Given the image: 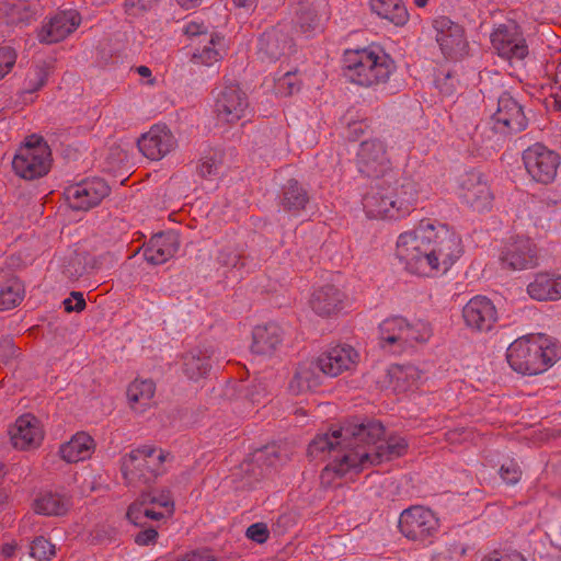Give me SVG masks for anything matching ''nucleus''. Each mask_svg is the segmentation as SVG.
<instances>
[{"label": "nucleus", "instance_id": "1", "mask_svg": "<svg viewBox=\"0 0 561 561\" xmlns=\"http://www.w3.org/2000/svg\"><path fill=\"white\" fill-rule=\"evenodd\" d=\"M408 442L399 435L386 436L378 421L347 423L340 428L314 437L309 444L308 455L319 457L325 450L334 453L332 460L321 473V483L331 485L335 479L358 472L371 466L401 457L407 453Z\"/></svg>", "mask_w": 561, "mask_h": 561}, {"label": "nucleus", "instance_id": "2", "mask_svg": "<svg viewBox=\"0 0 561 561\" xmlns=\"http://www.w3.org/2000/svg\"><path fill=\"white\" fill-rule=\"evenodd\" d=\"M463 254L460 236L447 225L425 220L399 234L396 256L415 276L436 278L447 274Z\"/></svg>", "mask_w": 561, "mask_h": 561}, {"label": "nucleus", "instance_id": "3", "mask_svg": "<svg viewBox=\"0 0 561 561\" xmlns=\"http://www.w3.org/2000/svg\"><path fill=\"white\" fill-rule=\"evenodd\" d=\"M560 358V348L543 335H524L513 341L506 350L510 367L524 376L547 371Z\"/></svg>", "mask_w": 561, "mask_h": 561}, {"label": "nucleus", "instance_id": "4", "mask_svg": "<svg viewBox=\"0 0 561 561\" xmlns=\"http://www.w3.org/2000/svg\"><path fill=\"white\" fill-rule=\"evenodd\" d=\"M345 62L350 79L365 87L386 82L394 69L391 58L376 46L347 51Z\"/></svg>", "mask_w": 561, "mask_h": 561}, {"label": "nucleus", "instance_id": "5", "mask_svg": "<svg viewBox=\"0 0 561 561\" xmlns=\"http://www.w3.org/2000/svg\"><path fill=\"white\" fill-rule=\"evenodd\" d=\"M432 336L431 325L422 320L409 322L402 317L386 319L379 327V339L382 347L403 351L414 343H424Z\"/></svg>", "mask_w": 561, "mask_h": 561}, {"label": "nucleus", "instance_id": "6", "mask_svg": "<svg viewBox=\"0 0 561 561\" xmlns=\"http://www.w3.org/2000/svg\"><path fill=\"white\" fill-rule=\"evenodd\" d=\"M164 450L150 445L140 446L122 459V472L128 483L149 482L163 472Z\"/></svg>", "mask_w": 561, "mask_h": 561}, {"label": "nucleus", "instance_id": "7", "mask_svg": "<svg viewBox=\"0 0 561 561\" xmlns=\"http://www.w3.org/2000/svg\"><path fill=\"white\" fill-rule=\"evenodd\" d=\"M12 168L16 175L33 180L45 175L50 168V149L43 138L32 135L18 149Z\"/></svg>", "mask_w": 561, "mask_h": 561}, {"label": "nucleus", "instance_id": "8", "mask_svg": "<svg viewBox=\"0 0 561 561\" xmlns=\"http://www.w3.org/2000/svg\"><path fill=\"white\" fill-rule=\"evenodd\" d=\"M399 527L408 539L425 541L437 533L439 522L430 508L412 506L401 513Z\"/></svg>", "mask_w": 561, "mask_h": 561}, {"label": "nucleus", "instance_id": "9", "mask_svg": "<svg viewBox=\"0 0 561 561\" xmlns=\"http://www.w3.org/2000/svg\"><path fill=\"white\" fill-rule=\"evenodd\" d=\"M523 161L529 176L542 184L551 183L556 179L560 165L558 153L540 144L526 149Z\"/></svg>", "mask_w": 561, "mask_h": 561}, {"label": "nucleus", "instance_id": "10", "mask_svg": "<svg viewBox=\"0 0 561 561\" xmlns=\"http://www.w3.org/2000/svg\"><path fill=\"white\" fill-rule=\"evenodd\" d=\"M215 112L218 122L232 124L244 118L249 112V100L237 84L224 87L216 96Z\"/></svg>", "mask_w": 561, "mask_h": 561}, {"label": "nucleus", "instance_id": "11", "mask_svg": "<svg viewBox=\"0 0 561 561\" xmlns=\"http://www.w3.org/2000/svg\"><path fill=\"white\" fill-rule=\"evenodd\" d=\"M497 259L503 267L513 271L531 268L536 265L535 245L529 238H512L502 244Z\"/></svg>", "mask_w": 561, "mask_h": 561}, {"label": "nucleus", "instance_id": "12", "mask_svg": "<svg viewBox=\"0 0 561 561\" xmlns=\"http://www.w3.org/2000/svg\"><path fill=\"white\" fill-rule=\"evenodd\" d=\"M462 318L468 329L477 332H489L497 322L499 313L491 299L478 295L463 306Z\"/></svg>", "mask_w": 561, "mask_h": 561}, {"label": "nucleus", "instance_id": "13", "mask_svg": "<svg viewBox=\"0 0 561 561\" xmlns=\"http://www.w3.org/2000/svg\"><path fill=\"white\" fill-rule=\"evenodd\" d=\"M107 184L101 179H90L66 188L69 206L77 210H88L96 206L107 194Z\"/></svg>", "mask_w": 561, "mask_h": 561}, {"label": "nucleus", "instance_id": "14", "mask_svg": "<svg viewBox=\"0 0 561 561\" xmlns=\"http://www.w3.org/2000/svg\"><path fill=\"white\" fill-rule=\"evenodd\" d=\"M491 43L497 55L510 62L522 61L528 54L525 39L516 27L499 25L491 34Z\"/></svg>", "mask_w": 561, "mask_h": 561}, {"label": "nucleus", "instance_id": "15", "mask_svg": "<svg viewBox=\"0 0 561 561\" xmlns=\"http://www.w3.org/2000/svg\"><path fill=\"white\" fill-rule=\"evenodd\" d=\"M359 354L348 345H336L323 352L318 357L319 370L329 377H336L356 367Z\"/></svg>", "mask_w": 561, "mask_h": 561}, {"label": "nucleus", "instance_id": "16", "mask_svg": "<svg viewBox=\"0 0 561 561\" xmlns=\"http://www.w3.org/2000/svg\"><path fill=\"white\" fill-rule=\"evenodd\" d=\"M137 144L145 157L158 161L175 149L176 139L168 127L154 125L138 139Z\"/></svg>", "mask_w": 561, "mask_h": 561}, {"label": "nucleus", "instance_id": "17", "mask_svg": "<svg viewBox=\"0 0 561 561\" xmlns=\"http://www.w3.org/2000/svg\"><path fill=\"white\" fill-rule=\"evenodd\" d=\"M80 22V15L75 10L56 13L42 24L37 32L38 41L45 44H54L64 41L77 30Z\"/></svg>", "mask_w": 561, "mask_h": 561}, {"label": "nucleus", "instance_id": "18", "mask_svg": "<svg viewBox=\"0 0 561 561\" xmlns=\"http://www.w3.org/2000/svg\"><path fill=\"white\" fill-rule=\"evenodd\" d=\"M351 305V297L340 286L328 284L312 294L310 306L319 316H332Z\"/></svg>", "mask_w": 561, "mask_h": 561}, {"label": "nucleus", "instance_id": "19", "mask_svg": "<svg viewBox=\"0 0 561 561\" xmlns=\"http://www.w3.org/2000/svg\"><path fill=\"white\" fill-rule=\"evenodd\" d=\"M459 195L473 209L483 211L491 206L492 195L482 175L467 172L459 179Z\"/></svg>", "mask_w": 561, "mask_h": 561}, {"label": "nucleus", "instance_id": "20", "mask_svg": "<svg viewBox=\"0 0 561 561\" xmlns=\"http://www.w3.org/2000/svg\"><path fill=\"white\" fill-rule=\"evenodd\" d=\"M358 170L367 176H380L389 168L385 146L377 139L365 140L357 151Z\"/></svg>", "mask_w": 561, "mask_h": 561}, {"label": "nucleus", "instance_id": "21", "mask_svg": "<svg viewBox=\"0 0 561 561\" xmlns=\"http://www.w3.org/2000/svg\"><path fill=\"white\" fill-rule=\"evenodd\" d=\"M436 41L446 57L456 58L466 53L467 41L463 28L447 18L435 20Z\"/></svg>", "mask_w": 561, "mask_h": 561}, {"label": "nucleus", "instance_id": "22", "mask_svg": "<svg viewBox=\"0 0 561 561\" xmlns=\"http://www.w3.org/2000/svg\"><path fill=\"white\" fill-rule=\"evenodd\" d=\"M9 434L13 446L19 449L38 447L44 439L43 426L32 414H24L16 419Z\"/></svg>", "mask_w": 561, "mask_h": 561}, {"label": "nucleus", "instance_id": "23", "mask_svg": "<svg viewBox=\"0 0 561 561\" xmlns=\"http://www.w3.org/2000/svg\"><path fill=\"white\" fill-rule=\"evenodd\" d=\"M497 125H503L510 131H522L527 127V118L520 104L508 93L499 98L497 110L493 115Z\"/></svg>", "mask_w": 561, "mask_h": 561}, {"label": "nucleus", "instance_id": "24", "mask_svg": "<svg viewBox=\"0 0 561 561\" xmlns=\"http://www.w3.org/2000/svg\"><path fill=\"white\" fill-rule=\"evenodd\" d=\"M363 206L367 216L370 218L393 219L403 216L393 196V192H371L364 197Z\"/></svg>", "mask_w": 561, "mask_h": 561}, {"label": "nucleus", "instance_id": "25", "mask_svg": "<svg viewBox=\"0 0 561 561\" xmlns=\"http://www.w3.org/2000/svg\"><path fill=\"white\" fill-rule=\"evenodd\" d=\"M180 247L179 236L165 232L153 236L145 249V259L154 265L163 264L174 256Z\"/></svg>", "mask_w": 561, "mask_h": 561}, {"label": "nucleus", "instance_id": "26", "mask_svg": "<svg viewBox=\"0 0 561 561\" xmlns=\"http://www.w3.org/2000/svg\"><path fill=\"white\" fill-rule=\"evenodd\" d=\"M94 450V439L84 432H78L60 445L59 456L68 463H76L89 459Z\"/></svg>", "mask_w": 561, "mask_h": 561}, {"label": "nucleus", "instance_id": "27", "mask_svg": "<svg viewBox=\"0 0 561 561\" xmlns=\"http://www.w3.org/2000/svg\"><path fill=\"white\" fill-rule=\"evenodd\" d=\"M527 293L538 301L559 300L561 298V275L538 273L528 284Z\"/></svg>", "mask_w": 561, "mask_h": 561}, {"label": "nucleus", "instance_id": "28", "mask_svg": "<svg viewBox=\"0 0 561 561\" xmlns=\"http://www.w3.org/2000/svg\"><path fill=\"white\" fill-rule=\"evenodd\" d=\"M283 341L282 329L274 323L259 325L253 331L252 352L257 355H272Z\"/></svg>", "mask_w": 561, "mask_h": 561}, {"label": "nucleus", "instance_id": "29", "mask_svg": "<svg viewBox=\"0 0 561 561\" xmlns=\"http://www.w3.org/2000/svg\"><path fill=\"white\" fill-rule=\"evenodd\" d=\"M227 42L218 34H209L203 37L201 45L193 53V60L196 64L211 66L219 61L226 54Z\"/></svg>", "mask_w": 561, "mask_h": 561}, {"label": "nucleus", "instance_id": "30", "mask_svg": "<svg viewBox=\"0 0 561 561\" xmlns=\"http://www.w3.org/2000/svg\"><path fill=\"white\" fill-rule=\"evenodd\" d=\"M156 385L149 379H136L127 388V401L131 410L142 413L153 405Z\"/></svg>", "mask_w": 561, "mask_h": 561}, {"label": "nucleus", "instance_id": "31", "mask_svg": "<svg viewBox=\"0 0 561 561\" xmlns=\"http://www.w3.org/2000/svg\"><path fill=\"white\" fill-rule=\"evenodd\" d=\"M322 373L319 370L318 360L301 363L289 382V390L294 394L308 392L321 383Z\"/></svg>", "mask_w": 561, "mask_h": 561}, {"label": "nucleus", "instance_id": "32", "mask_svg": "<svg viewBox=\"0 0 561 561\" xmlns=\"http://www.w3.org/2000/svg\"><path fill=\"white\" fill-rule=\"evenodd\" d=\"M293 41L279 30L264 33L260 39V53L274 60L291 51Z\"/></svg>", "mask_w": 561, "mask_h": 561}, {"label": "nucleus", "instance_id": "33", "mask_svg": "<svg viewBox=\"0 0 561 561\" xmlns=\"http://www.w3.org/2000/svg\"><path fill=\"white\" fill-rule=\"evenodd\" d=\"M70 501L68 497L54 492L39 493L33 503L36 514L45 516H60L68 512Z\"/></svg>", "mask_w": 561, "mask_h": 561}, {"label": "nucleus", "instance_id": "34", "mask_svg": "<svg viewBox=\"0 0 561 561\" xmlns=\"http://www.w3.org/2000/svg\"><path fill=\"white\" fill-rule=\"evenodd\" d=\"M369 4L374 13L396 25L408 21V11L401 0H370Z\"/></svg>", "mask_w": 561, "mask_h": 561}, {"label": "nucleus", "instance_id": "35", "mask_svg": "<svg viewBox=\"0 0 561 561\" xmlns=\"http://www.w3.org/2000/svg\"><path fill=\"white\" fill-rule=\"evenodd\" d=\"M181 369L188 379L197 380L208 373L209 365L199 350H192L182 355Z\"/></svg>", "mask_w": 561, "mask_h": 561}, {"label": "nucleus", "instance_id": "36", "mask_svg": "<svg viewBox=\"0 0 561 561\" xmlns=\"http://www.w3.org/2000/svg\"><path fill=\"white\" fill-rule=\"evenodd\" d=\"M49 72L50 67L47 62L33 64L25 72L21 87L22 94H32L42 89L46 83Z\"/></svg>", "mask_w": 561, "mask_h": 561}, {"label": "nucleus", "instance_id": "37", "mask_svg": "<svg viewBox=\"0 0 561 561\" xmlns=\"http://www.w3.org/2000/svg\"><path fill=\"white\" fill-rule=\"evenodd\" d=\"M388 375L390 377L393 389L397 391H405L412 387L420 378V373L414 366L394 365L389 368Z\"/></svg>", "mask_w": 561, "mask_h": 561}, {"label": "nucleus", "instance_id": "38", "mask_svg": "<svg viewBox=\"0 0 561 561\" xmlns=\"http://www.w3.org/2000/svg\"><path fill=\"white\" fill-rule=\"evenodd\" d=\"M24 297V287L18 279H10L0 285V311L18 306Z\"/></svg>", "mask_w": 561, "mask_h": 561}, {"label": "nucleus", "instance_id": "39", "mask_svg": "<svg viewBox=\"0 0 561 561\" xmlns=\"http://www.w3.org/2000/svg\"><path fill=\"white\" fill-rule=\"evenodd\" d=\"M146 504L158 512L164 513V517L172 515L174 502L169 491L154 490L141 495Z\"/></svg>", "mask_w": 561, "mask_h": 561}, {"label": "nucleus", "instance_id": "40", "mask_svg": "<svg viewBox=\"0 0 561 561\" xmlns=\"http://www.w3.org/2000/svg\"><path fill=\"white\" fill-rule=\"evenodd\" d=\"M393 196L397 199L399 209L403 216L408 215L412 206L417 202L419 198V186L414 182H405L400 188L393 192Z\"/></svg>", "mask_w": 561, "mask_h": 561}, {"label": "nucleus", "instance_id": "41", "mask_svg": "<svg viewBox=\"0 0 561 561\" xmlns=\"http://www.w3.org/2000/svg\"><path fill=\"white\" fill-rule=\"evenodd\" d=\"M127 518L135 525H141L145 518L161 519L164 518V513L158 512L149 507L144 499L140 496L133 503L127 511Z\"/></svg>", "mask_w": 561, "mask_h": 561}, {"label": "nucleus", "instance_id": "42", "mask_svg": "<svg viewBox=\"0 0 561 561\" xmlns=\"http://www.w3.org/2000/svg\"><path fill=\"white\" fill-rule=\"evenodd\" d=\"M100 267L94 257L88 255L85 251L76 252L70 259L67 273L71 277H79L93 268Z\"/></svg>", "mask_w": 561, "mask_h": 561}, {"label": "nucleus", "instance_id": "43", "mask_svg": "<svg viewBox=\"0 0 561 561\" xmlns=\"http://www.w3.org/2000/svg\"><path fill=\"white\" fill-rule=\"evenodd\" d=\"M30 556L38 561H50L56 556V546L43 536L36 537L31 542Z\"/></svg>", "mask_w": 561, "mask_h": 561}, {"label": "nucleus", "instance_id": "44", "mask_svg": "<svg viewBox=\"0 0 561 561\" xmlns=\"http://www.w3.org/2000/svg\"><path fill=\"white\" fill-rule=\"evenodd\" d=\"M307 203L306 192L297 185V183L290 184L286 192L284 204L288 209H301Z\"/></svg>", "mask_w": 561, "mask_h": 561}, {"label": "nucleus", "instance_id": "45", "mask_svg": "<svg viewBox=\"0 0 561 561\" xmlns=\"http://www.w3.org/2000/svg\"><path fill=\"white\" fill-rule=\"evenodd\" d=\"M297 23L301 30V33L306 36H309L313 32L321 28V20L311 9L302 11L298 16Z\"/></svg>", "mask_w": 561, "mask_h": 561}, {"label": "nucleus", "instance_id": "46", "mask_svg": "<svg viewBox=\"0 0 561 561\" xmlns=\"http://www.w3.org/2000/svg\"><path fill=\"white\" fill-rule=\"evenodd\" d=\"M276 93L283 96L290 95L299 90V80L295 72H286L275 80Z\"/></svg>", "mask_w": 561, "mask_h": 561}, {"label": "nucleus", "instance_id": "47", "mask_svg": "<svg viewBox=\"0 0 561 561\" xmlns=\"http://www.w3.org/2000/svg\"><path fill=\"white\" fill-rule=\"evenodd\" d=\"M18 59V53L9 46L0 47V80L9 75Z\"/></svg>", "mask_w": 561, "mask_h": 561}, {"label": "nucleus", "instance_id": "48", "mask_svg": "<svg viewBox=\"0 0 561 561\" xmlns=\"http://www.w3.org/2000/svg\"><path fill=\"white\" fill-rule=\"evenodd\" d=\"M220 161L215 157H205L198 165V173L203 178H211L219 173Z\"/></svg>", "mask_w": 561, "mask_h": 561}, {"label": "nucleus", "instance_id": "49", "mask_svg": "<svg viewBox=\"0 0 561 561\" xmlns=\"http://www.w3.org/2000/svg\"><path fill=\"white\" fill-rule=\"evenodd\" d=\"M501 478L504 482L507 484H515L520 479V470L518 466L515 462H508L505 465H502L500 469Z\"/></svg>", "mask_w": 561, "mask_h": 561}, {"label": "nucleus", "instance_id": "50", "mask_svg": "<svg viewBox=\"0 0 561 561\" xmlns=\"http://www.w3.org/2000/svg\"><path fill=\"white\" fill-rule=\"evenodd\" d=\"M247 537L257 543H263L268 539L267 526L263 523L252 524L247 529Z\"/></svg>", "mask_w": 561, "mask_h": 561}, {"label": "nucleus", "instance_id": "51", "mask_svg": "<svg viewBox=\"0 0 561 561\" xmlns=\"http://www.w3.org/2000/svg\"><path fill=\"white\" fill-rule=\"evenodd\" d=\"M64 306L66 311L72 312L77 311L80 312L85 307V300L83 298V295L78 291L71 293V296L64 300Z\"/></svg>", "mask_w": 561, "mask_h": 561}, {"label": "nucleus", "instance_id": "52", "mask_svg": "<svg viewBox=\"0 0 561 561\" xmlns=\"http://www.w3.org/2000/svg\"><path fill=\"white\" fill-rule=\"evenodd\" d=\"M483 561H527L519 552L511 551V552H501L493 551L488 554Z\"/></svg>", "mask_w": 561, "mask_h": 561}, {"label": "nucleus", "instance_id": "53", "mask_svg": "<svg viewBox=\"0 0 561 561\" xmlns=\"http://www.w3.org/2000/svg\"><path fill=\"white\" fill-rule=\"evenodd\" d=\"M205 31H206V26L203 23H199L196 21L187 22L183 30V32L190 37L199 36V35H203L204 37L208 36L205 33Z\"/></svg>", "mask_w": 561, "mask_h": 561}, {"label": "nucleus", "instance_id": "54", "mask_svg": "<svg viewBox=\"0 0 561 561\" xmlns=\"http://www.w3.org/2000/svg\"><path fill=\"white\" fill-rule=\"evenodd\" d=\"M157 537H158L157 530H154L153 528H149V529H146V530L139 533L136 536L135 541L139 546H148L150 543H153L156 541Z\"/></svg>", "mask_w": 561, "mask_h": 561}, {"label": "nucleus", "instance_id": "55", "mask_svg": "<svg viewBox=\"0 0 561 561\" xmlns=\"http://www.w3.org/2000/svg\"><path fill=\"white\" fill-rule=\"evenodd\" d=\"M157 0H126L128 9L146 10L152 7Z\"/></svg>", "mask_w": 561, "mask_h": 561}, {"label": "nucleus", "instance_id": "56", "mask_svg": "<svg viewBox=\"0 0 561 561\" xmlns=\"http://www.w3.org/2000/svg\"><path fill=\"white\" fill-rule=\"evenodd\" d=\"M136 72L142 78L147 79L146 83L149 85L156 84V79L152 77L151 70L147 66H139L136 68Z\"/></svg>", "mask_w": 561, "mask_h": 561}, {"label": "nucleus", "instance_id": "57", "mask_svg": "<svg viewBox=\"0 0 561 561\" xmlns=\"http://www.w3.org/2000/svg\"><path fill=\"white\" fill-rule=\"evenodd\" d=\"M0 347L3 348V352H4L3 356L9 357V356L14 355V353H15L14 345L10 339L3 340Z\"/></svg>", "mask_w": 561, "mask_h": 561}, {"label": "nucleus", "instance_id": "58", "mask_svg": "<svg viewBox=\"0 0 561 561\" xmlns=\"http://www.w3.org/2000/svg\"><path fill=\"white\" fill-rule=\"evenodd\" d=\"M15 548H16V543L15 542H9V543H5L3 545L2 547V553L5 556V557H11L13 556L14 551H15Z\"/></svg>", "mask_w": 561, "mask_h": 561}, {"label": "nucleus", "instance_id": "59", "mask_svg": "<svg viewBox=\"0 0 561 561\" xmlns=\"http://www.w3.org/2000/svg\"><path fill=\"white\" fill-rule=\"evenodd\" d=\"M181 561H204L198 552L187 553Z\"/></svg>", "mask_w": 561, "mask_h": 561}, {"label": "nucleus", "instance_id": "60", "mask_svg": "<svg viewBox=\"0 0 561 561\" xmlns=\"http://www.w3.org/2000/svg\"><path fill=\"white\" fill-rule=\"evenodd\" d=\"M179 4L183 8L190 9L195 7L199 0H178Z\"/></svg>", "mask_w": 561, "mask_h": 561}, {"label": "nucleus", "instance_id": "61", "mask_svg": "<svg viewBox=\"0 0 561 561\" xmlns=\"http://www.w3.org/2000/svg\"><path fill=\"white\" fill-rule=\"evenodd\" d=\"M233 2L241 8H251L254 4V0H233Z\"/></svg>", "mask_w": 561, "mask_h": 561}, {"label": "nucleus", "instance_id": "62", "mask_svg": "<svg viewBox=\"0 0 561 561\" xmlns=\"http://www.w3.org/2000/svg\"><path fill=\"white\" fill-rule=\"evenodd\" d=\"M556 84H558V89L560 90V94L557 92V95L561 96V64L557 68Z\"/></svg>", "mask_w": 561, "mask_h": 561}, {"label": "nucleus", "instance_id": "63", "mask_svg": "<svg viewBox=\"0 0 561 561\" xmlns=\"http://www.w3.org/2000/svg\"><path fill=\"white\" fill-rule=\"evenodd\" d=\"M220 261L225 264V265H234L238 261V256L236 254H233L232 256H230L229 259H224V257H220Z\"/></svg>", "mask_w": 561, "mask_h": 561}, {"label": "nucleus", "instance_id": "64", "mask_svg": "<svg viewBox=\"0 0 561 561\" xmlns=\"http://www.w3.org/2000/svg\"><path fill=\"white\" fill-rule=\"evenodd\" d=\"M413 2H414L417 7L422 8V7H425V5H426V3L428 2V0H413Z\"/></svg>", "mask_w": 561, "mask_h": 561}]
</instances>
